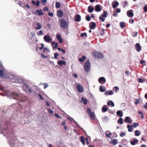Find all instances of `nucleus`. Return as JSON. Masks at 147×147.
Listing matches in <instances>:
<instances>
[{
	"instance_id": "nucleus-14",
	"label": "nucleus",
	"mask_w": 147,
	"mask_h": 147,
	"mask_svg": "<svg viewBox=\"0 0 147 147\" xmlns=\"http://www.w3.org/2000/svg\"><path fill=\"white\" fill-rule=\"evenodd\" d=\"M96 24L94 22H91L89 25V27L92 29H94L96 27Z\"/></svg>"
},
{
	"instance_id": "nucleus-23",
	"label": "nucleus",
	"mask_w": 147,
	"mask_h": 147,
	"mask_svg": "<svg viewBox=\"0 0 147 147\" xmlns=\"http://www.w3.org/2000/svg\"><path fill=\"white\" fill-rule=\"evenodd\" d=\"M117 115H119L120 117H122L123 115V112L122 111H118L116 113Z\"/></svg>"
},
{
	"instance_id": "nucleus-29",
	"label": "nucleus",
	"mask_w": 147,
	"mask_h": 147,
	"mask_svg": "<svg viewBox=\"0 0 147 147\" xmlns=\"http://www.w3.org/2000/svg\"><path fill=\"white\" fill-rule=\"evenodd\" d=\"M80 141L83 144H85V141L84 137L83 136H81L80 138Z\"/></svg>"
},
{
	"instance_id": "nucleus-12",
	"label": "nucleus",
	"mask_w": 147,
	"mask_h": 147,
	"mask_svg": "<svg viewBox=\"0 0 147 147\" xmlns=\"http://www.w3.org/2000/svg\"><path fill=\"white\" fill-rule=\"evenodd\" d=\"M8 142L10 146H13L15 144V141L13 139L11 138L8 140Z\"/></svg>"
},
{
	"instance_id": "nucleus-62",
	"label": "nucleus",
	"mask_w": 147,
	"mask_h": 147,
	"mask_svg": "<svg viewBox=\"0 0 147 147\" xmlns=\"http://www.w3.org/2000/svg\"><path fill=\"white\" fill-rule=\"evenodd\" d=\"M134 21L133 19L129 20V22L130 23H133L134 22Z\"/></svg>"
},
{
	"instance_id": "nucleus-34",
	"label": "nucleus",
	"mask_w": 147,
	"mask_h": 147,
	"mask_svg": "<svg viewBox=\"0 0 147 147\" xmlns=\"http://www.w3.org/2000/svg\"><path fill=\"white\" fill-rule=\"evenodd\" d=\"M119 24L121 28H124L125 27V24L124 22H120Z\"/></svg>"
},
{
	"instance_id": "nucleus-33",
	"label": "nucleus",
	"mask_w": 147,
	"mask_h": 147,
	"mask_svg": "<svg viewBox=\"0 0 147 147\" xmlns=\"http://www.w3.org/2000/svg\"><path fill=\"white\" fill-rule=\"evenodd\" d=\"M117 122L119 124H123V119L121 118H119Z\"/></svg>"
},
{
	"instance_id": "nucleus-8",
	"label": "nucleus",
	"mask_w": 147,
	"mask_h": 147,
	"mask_svg": "<svg viewBox=\"0 0 147 147\" xmlns=\"http://www.w3.org/2000/svg\"><path fill=\"white\" fill-rule=\"evenodd\" d=\"M95 11L96 12H99L102 10V7L99 4L96 5L95 7Z\"/></svg>"
},
{
	"instance_id": "nucleus-21",
	"label": "nucleus",
	"mask_w": 147,
	"mask_h": 147,
	"mask_svg": "<svg viewBox=\"0 0 147 147\" xmlns=\"http://www.w3.org/2000/svg\"><path fill=\"white\" fill-rule=\"evenodd\" d=\"M58 63L60 66H61L63 65H65L66 64V62L63 60H59L58 62Z\"/></svg>"
},
{
	"instance_id": "nucleus-26",
	"label": "nucleus",
	"mask_w": 147,
	"mask_h": 147,
	"mask_svg": "<svg viewBox=\"0 0 147 147\" xmlns=\"http://www.w3.org/2000/svg\"><path fill=\"white\" fill-rule=\"evenodd\" d=\"M117 140L115 139H113L111 141V143L114 145H115L117 144Z\"/></svg>"
},
{
	"instance_id": "nucleus-2",
	"label": "nucleus",
	"mask_w": 147,
	"mask_h": 147,
	"mask_svg": "<svg viewBox=\"0 0 147 147\" xmlns=\"http://www.w3.org/2000/svg\"><path fill=\"white\" fill-rule=\"evenodd\" d=\"M61 24V28L63 29H65L68 26V24L66 21L63 19H61L59 22Z\"/></svg>"
},
{
	"instance_id": "nucleus-50",
	"label": "nucleus",
	"mask_w": 147,
	"mask_h": 147,
	"mask_svg": "<svg viewBox=\"0 0 147 147\" xmlns=\"http://www.w3.org/2000/svg\"><path fill=\"white\" fill-rule=\"evenodd\" d=\"M47 0H41V2L43 4H45V3L47 2Z\"/></svg>"
},
{
	"instance_id": "nucleus-10",
	"label": "nucleus",
	"mask_w": 147,
	"mask_h": 147,
	"mask_svg": "<svg viewBox=\"0 0 147 147\" xmlns=\"http://www.w3.org/2000/svg\"><path fill=\"white\" fill-rule=\"evenodd\" d=\"M76 87L78 92H82L84 91L83 88L81 85L79 84L77 85Z\"/></svg>"
},
{
	"instance_id": "nucleus-5",
	"label": "nucleus",
	"mask_w": 147,
	"mask_h": 147,
	"mask_svg": "<svg viewBox=\"0 0 147 147\" xmlns=\"http://www.w3.org/2000/svg\"><path fill=\"white\" fill-rule=\"evenodd\" d=\"M90 64L89 60H88L86 62L84 65V69L85 71L88 72L90 71Z\"/></svg>"
},
{
	"instance_id": "nucleus-36",
	"label": "nucleus",
	"mask_w": 147,
	"mask_h": 147,
	"mask_svg": "<svg viewBox=\"0 0 147 147\" xmlns=\"http://www.w3.org/2000/svg\"><path fill=\"white\" fill-rule=\"evenodd\" d=\"M86 59V57L84 56H83L82 57V58H80L79 59V61L81 62H83L84 61V59Z\"/></svg>"
},
{
	"instance_id": "nucleus-49",
	"label": "nucleus",
	"mask_w": 147,
	"mask_h": 147,
	"mask_svg": "<svg viewBox=\"0 0 147 147\" xmlns=\"http://www.w3.org/2000/svg\"><path fill=\"white\" fill-rule=\"evenodd\" d=\"M40 2L39 1L37 0L36 1V5L37 7H38L39 5H40Z\"/></svg>"
},
{
	"instance_id": "nucleus-27",
	"label": "nucleus",
	"mask_w": 147,
	"mask_h": 147,
	"mask_svg": "<svg viewBox=\"0 0 147 147\" xmlns=\"http://www.w3.org/2000/svg\"><path fill=\"white\" fill-rule=\"evenodd\" d=\"M138 141L137 139H134L133 141H130V143L131 145H134L137 143Z\"/></svg>"
},
{
	"instance_id": "nucleus-60",
	"label": "nucleus",
	"mask_w": 147,
	"mask_h": 147,
	"mask_svg": "<svg viewBox=\"0 0 147 147\" xmlns=\"http://www.w3.org/2000/svg\"><path fill=\"white\" fill-rule=\"evenodd\" d=\"M114 88L115 89V91L116 92H117V90H118L119 89V88L117 86H115Z\"/></svg>"
},
{
	"instance_id": "nucleus-64",
	"label": "nucleus",
	"mask_w": 147,
	"mask_h": 147,
	"mask_svg": "<svg viewBox=\"0 0 147 147\" xmlns=\"http://www.w3.org/2000/svg\"><path fill=\"white\" fill-rule=\"evenodd\" d=\"M145 61H144L143 60H141L140 61V64H142L144 63H145Z\"/></svg>"
},
{
	"instance_id": "nucleus-47",
	"label": "nucleus",
	"mask_w": 147,
	"mask_h": 147,
	"mask_svg": "<svg viewBox=\"0 0 147 147\" xmlns=\"http://www.w3.org/2000/svg\"><path fill=\"white\" fill-rule=\"evenodd\" d=\"M54 115L55 117H56L57 118H60L61 119L62 118V117H60L59 116V115L57 113H55Z\"/></svg>"
},
{
	"instance_id": "nucleus-48",
	"label": "nucleus",
	"mask_w": 147,
	"mask_h": 147,
	"mask_svg": "<svg viewBox=\"0 0 147 147\" xmlns=\"http://www.w3.org/2000/svg\"><path fill=\"white\" fill-rule=\"evenodd\" d=\"M37 34L38 35H43V32L42 30H40L39 31V33H37Z\"/></svg>"
},
{
	"instance_id": "nucleus-9",
	"label": "nucleus",
	"mask_w": 147,
	"mask_h": 147,
	"mask_svg": "<svg viewBox=\"0 0 147 147\" xmlns=\"http://www.w3.org/2000/svg\"><path fill=\"white\" fill-rule=\"evenodd\" d=\"M106 79L104 77H101L99 78L98 82L101 84H103L106 82Z\"/></svg>"
},
{
	"instance_id": "nucleus-11",
	"label": "nucleus",
	"mask_w": 147,
	"mask_h": 147,
	"mask_svg": "<svg viewBox=\"0 0 147 147\" xmlns=\"http://www.w3.org/2000/svg\"><path fill=\"white\" fill-rule=\"evenodd\" d=\"M44 39L46 42H50L52 40V39L50 38V36L47 35L45 36Z\"/></svg>"
},
{
	"instance_id": "nucleus-44",
	"label": "nucleus",
	"mask_w": 147,
	"mask_h": 147,
	"mask_svg": "<svg viewBox=\"0 0 147 147\" xmlns=\"http://www.w3.org/2000/svg\"><path fill=\"white\" fill-rule=\"evenodd\" d=\"M136 102H135V104L136 105H137L138 103H139L140 102V99H136L135 100Z\"/></svg>"
},
{
	"instance_id": "nucleus-3",
	"label": "nucleus",
	"mask_w": 147,
	"mask_h": 147,
	"mask_svg": "<svg viewBox=\"0 0 147 147\" xmlns=\"http://www.w3.org/2000/svg\"><path fill=\"white\" fill-rule=\"evenodd\" d=\"M92 55L96 58L101 59L103 57V54L98 52H92Z\"/></svg>"
},
{
	"instance_id": "nucleus-57",
	"label": "nucleus",
	"mask_w": 147,
	"mask_h": 147,
	"mask_svg": "<svg viewBox=\"0 0 147 147\" xmlns=\"http://www.w3.org/2000/svg\"><path fill=\"white\" fill-rule=\"evenodd\" d=\"M111 135V133H109V134H106V136L108 137H110V135Z\"/></svg>"
},
{
	"instance_id": "nucleus-56",
	"label": "nucleus",
	"mask_w": 147,
	"mask_h": 147,
	"mask_svg": "<svg viewBox=\"0 0 147 147\" xmlns=\"http://www.w3.org/2000/svg\"><path fill=\"white\" fill-rule=\"evenodd\" d=\"M138 81L140 83H142L143 82V79L141 78H139L138 79Z\"/></svg>"
},
{
	"instance_id": "nucleus-30",
	"label": "nucleus",
	"mask_w": 147,
	"mask_h": 147,
	"mask_svg": "<svg viewBox=\"0 0 147 147\" xmlns=\"http://www.w3.org/2000/svg\"><path fill=\"white\" fill-rule=\"evenodd\" d=\"M99 90L100 92H104L105 91L106 88L104 86H100Z\"/></svg>"
},
{
	"instance_id": "nucleus-17",
	"label": "nucleus",
	"mask_w": 147,
	"mask_h": 147,
	"mask_svg": "<svg viewBox=\"0 0 147 147\" xmlns=\"http://www.w3.org/2000/svg\"><path fill=\"white\" fill-rule=\"evenodd\" d=\"M75 20L76 22H79L81 21V18L80 16L78 14L75 16Z\"/></svg>"
},
{
	"instance_id": "nucleus-61",
	"label": "nucleus",
	"mask_w": 147,
	"mask_h": 147,
	"mask_svg": "<svg viewBox=\"0 0 147 147\" xmlns=\"http://www.w3.org/2000/svg\"><path fill=\"white\" fill-rule=\"evenodd\" d=\"M113 16L114 17H117V14L115 12L113 13Z\"/></svg>"
},
{
	"instance_id": "nucleus-18",
	"label": "nucleus",
	"mask_w": 147,
	"mask_h": 147,
	"mask_svg": "<svg viewBox=\"0 0 147 147\" xmlns=\"http://www.w3.org/2000/svg\"><path fill=\"white\" fill-rule=\"evenodd\" d=\"M124 121L127 123H131L132 122V120H130V118L129 117H126L124 119Z\"/></svg>"
},
{
	"instance_id": "nucleus-37",
	"label": "nucleus",
	"mask_w": 147,
	"mask_h": 147,
	"mask_svg": "<svg viewBox=\"0 0 147 147\" xmlns=\"http://www.w3.org/2000/svg\"><path fill=\"white\" fill-rule=\"evenodd\" d=\"M109 102L111 103V105L112 107H114L115 105L114 102L111 100H110L109 102L108 101L107 102V104L108 105H110V104Z\"/></svg>"
},
{
	"instance_id": "nucleus-28",
	"label": "nucleus",
	"mask_w": 147,
	"mask_h": 147,
	"mask_svg": "<svg viewBox=\"0 0 147 147\" xmlns=\"http://www.w3.org/2000/svg\"><path fill=\"white\" fill-rule=\"evenodd\" d=\"M132 125H128L127 126V127L128 129V131L129 132H132Z\"/></svg>"
},
{
	"instance_id": "nucleus-45",
	"label": "nucleus",
	"mask_w": 147,
	"mask_h": 147,
	"mask_svg": "<svg viewBox=\"0 0 147 147\" xmlns=\"http://www.w3.org/2000/svg\"><path fill=\"white\" fill-rule=\"evenodd\" d=\"M139 125V124L138 123L134 122L133 124V127H136Z\"/></svg>"
},
{
	"instance_id": "nucleus-1",
	"label": "nucleus",
	"mask_w": 147,
	"mask_h": 147,
	"mask_svg": "<svg viewBox=\"0 0 147 147\" xmlns=\"http://www.w3.org/2000/svg\"><path fill=\"white\" fill-rule=\"evenodd\" d=\"M12 97L13 98L20 102H23L25 101L24 97L16 92H14L12 94Z\"/></svg>"
},
{
	"instance_id": "nucleus-51",
	"label": "nucleus",
	"mask_w": 147,
	"mask_h": 147,
	"mask_svg": "<svg viewBox=\"0 0 147 147\" xmlns=\"http://www.w3.org/2000/svg\"><path fill=\"white\" fill-rule=\"evenodd\" d=\"M125 135V134L124 132L121 133L120 134V136L121 137H123Z\"/></svg>"
},
{
	"instance_id": "nucleus-58",
	"label": "nucleus",
	"mask_w": 147,
	"mask_h": 147,
	"mask_svg": "<svg viewBox=\"0 0 147 147\" xmlns=\"http://www.w3.org/2000/svg\"><path fill=\"white\" fill-rule=\"evenodd\" d=\"M38 96L41 99L43 100L44 99L43 97H42V96H41V95L40 94H38Z\"/></svg>"
},
{
	"instance_id": "nucleus-6",
	"label": "nucleus",
	"mask_w": 147,
	"mask_h": 147,
	"mask_svg": "<svg viewBox=\"0 0 147 147\" xmlns=\"http://www.w3.org/2000/svg\"><path fill=\"white\" fill-rule=\"evenodd\" d=\"M107 15V12L106 11H104L101 16L99 17V19L100 20H101L102 22H103L105 20V19L103 18H106Z\"/></svg>"
},
{
	"instance_id": "nucleus-41",
	"label": "nucleus",
	"mask_w": 147,
	"mask_h": 147,
	"mask_svg": "<svg viewBox=\"0 0 147 147\" xmlns=\"http://www.w3.org/2000/svg\"><path fill=\"white\" fill-rule=\"evenodd\" d=\"M86 20L87 21H89L91 20V18L88 15L86 16Z\"/></svg>"
},
{
	"instance_id": "nucleus-13",
	"label": "nucleus",
	"mask_w": 147,
	"mask_h": 147,
	"mask_svg": "<svg viewBox=\"0 0 147 147\" xmlns=\"http://www.w3.org/2000/svg\"><path fill=\"white\" fill-rule=\"evenodd\" d=\"M135 48L136 51L138 52H140L141 49V47L139 43H137L135 45Z\"/></svg>"
},
{
	"instance_id": "nucleus-43",
	"label": "nucleus",
	"mask_w": 147,
	"mask_h": 147,
	"mask_svg": "<svg viewBox=\"0 0 147 147\" xmlns=\"http://www.w3.org/2000/svg\"><path fill=\"white\" fill-rule=\"evenodd\" d=\"M23 89H24V90H27L28 88V86L26 84H25L23 86Z\"/></svg>"
},
{
	"instance_id": "nucleus-53",
	"label": "nucleus",
	"mask_w": 147,
	"mask_h": 147,
	"mask_svg": "<svg viewBox=\"0 0 147 147\" xmlns=\"http://www.w3.org/2000/svg\"><path fill=\"white\" fill-rule=\"evenodd\" d=\"M43 85L44 86V89L46 88L48 86V85L46 83L43 84Z\"/></svg>"
},
{
	"instance_id": "nucleus-7",
	"label": "nucleus",
	"mask_w": 147,
	"mask_h": 147,
	"mask_svg": "<svg viewBox=\"0 0 147 147\" xmlns=\"http://www.w3.org/2000/svg\"><path fill=\"white\" fill-rule=\"evenodd\" d=\"M0 76L2 78H4L8 79L9 76L7 75H5L3 70L2 69L0 70Z\"/></svg>"
},
{
	"instance_id": "nucleus-35",
	"label": "nucleus",
	"mask_w": 147,
	"mask_h": 147,
	"mask_svg": "<svg viewBox=\"0 0 147 147\" xmlns=\"http://www.w3.org/2000/svg\"><path fill=\"white\" fill-rule=\"evenodd\" d=\"M81 100L83 101V103L84 105H86L87 103V101L86 99H84V97H82L81 98Z\"/></svg>"
},
{
	"instance_id": "nucleus-39",
	"label": "nucleus",
	"mask_w": 147,
	"mask_h": 147,
	"mask_svg": "<svg viewBox=\"0 0 147 147\" xmlns=\"http://www.w3.org/2000/svg\"><path fill=\"white\" fill-rule=\"evenodd\" d=\"M55 6L56 8H59L60 6V3L58 2H56Z\"/></svg>"
},
{
	"instance_id": "nucleus-20",
	"label": "nucleus",
	"mask_w": 147,
	"mask_h": 147,
	"mask_svg": "<svg viewBox=\"0 0 147 147\" xmlns=\"http://www.w3.org/2000/svg\"><path fill=\"white\" fill-rule=\"evenodd\" d=\"M94 10V8L92 5L89 6L88 8V12L91 13Z\"/></svg>"
},
{
	"instance_id": "nucleus-15",
	"label": "nucleus",
	"mask_w": 147,
	"mask_h": 147,
	"mask_svg": "<svg viewBox=\"0 0 147 147\" xmlns=\"http://www.w3.org/2000/svg\"><path fill=\"white\" fill-rule=\"evenodd\" d=\"M133 10H130L128 11L127 12V16L129 17H132L134 16V13L132 12Z\"/></svg>"
},
{
	"instance_id": "nucleus-38",
	"label": "nucleus",
	"mask_w": 147,
	"mask_h": 147,
	"mask_svg": "<svg viewBox=\"0 0 147 147\" xmlns=\"http://www.w3.org/2000/svg\"><path fill=\"white\" fill-rule=\"evenodd\" d=\"M36 25L38 26L36 28V30H39L41 28L42 26L39 23H37Z\"/></svg>"
},
{
	"instance_id": "nucleus-55",
	"label": "nucleus",
	"mask_w": 147,
	"mask_h": 147,
	"mask_svg": "<svg viewBox=\"0 0 147 147\" xmlns=\"http://www.w3.org/2000/svg\"><path fill=\"white\" fill-rule=\"evenodd\" d=\"M41 55L43 58H46L47 57V56L45 55L43 53H42Z\"/></svg>"
},
{
	"instance_id": "nucleus-16",
	"label": "nucleus",
	"mask_w": 147,
	"mask_h": 147,
	"mask_svg": "<svg viewBox=\"0 0 147 147\" xmlns=\"http://www.w3.org/2000/svg\"><path fill=\"white\" fill-rule=\"evenodd\" d=\"M63 13L61 10H59L57 12V16L59 18H61L63 16Z\"/></svg>"
},
{
	"instance_id": "nucleus-59",
	"label": "nucleus",
	"mask_w": 147,
	"mask_h": 147,
	"mask_svg": "<svg viewBox=\"0 0 147 147\" xmlns=\"http://www.w3.org/2000/svg\"><path fill=\"white\" fill-rule=\"evenodd\" d=\"M43 10L44 11H49V9L47 7H45V8H44Z\"/></svg>"
},
{
	"instance_id": "nucleus-54",
	"label": "nucleus",
	"mask_w": 147,
	"mask_h": 147,
	"mask_svg": "<svg viewBox=\"0 0 147 147\" xmlns=\"http://www.w3.org/2000/svg\"><path fill=\"white\" fill-rule=\"evenodd\" d=\"M48 15L52 17L53 16V14L52 13L49 12L48 13Z\"/></svg>"
},
{
	"instance_id": "nucleus-4",
	"label": "nucleus",
	"mask_w": 147,
	"mask_h": 147,
	"mask_svg": "<svg viewBox=\"0 0 147 147\" xmlns=\"http://www.w3.org/2000/svg\"><path fill=\"white\" fill-rule=\"evenodd\" d=\"M87 111L90 118L93 120H95V118L94 113L92 111L91 109L90 108H87Z\"/></svg>"
},
{
	"instance_id": "nucleus-31",
	"label": "nucleus",
	"mask_w": 147,
	"mask_h": 147,
	"mask_svg": "<svg viewBox=\"0 0 147 147\" xmlns=\"http://www.w3.org/2000/svg\"><path fill=\"white\" fill-rule=\"evenodd\" d=\"M36 12H37V14L38 15L42 16L44 14V13L42 12L41 10L37 9Z\"/></svg>"
},
{
	"instance_id": "nucleus-24",
	"label": "nucleus",
	"mask_w": 147,
	"mask_h": 147,
	"mask_svg": "<svg viewBox=\"0 0 147 147\" xmlns=\"http://www.w3.org/2000/svg\"><path fill=\"white\" fill-rule=\"evenodd\" d=\"M53 47L56 49L58 46V44L57 43L55 42H53L51 43Z\"/></svg>"
},
{
	"instance_id": "nucleus-46",
	"label": "nucleus",
	"mask_w": 147,
	"mask_h": 147,
	"mask_svg": "<svg viewBox=\"0 0 147 147\" xmlns=\"http://www.w3.org/2000/svg\"><path fill=\"white\" fill-rule=\"evenodd\" d=\"M48 111L49 113H50V114H51L52 115L53 114V111L51 109H48Z\"/></svg>"
},
{
	"instance_id": "nucleus-52",
	"label": "nucleus",
	"mask_w": 147,
	"mask_h": 147,
	"mask_svg": "<svg viewBox=\"0 0 147 147\" xmlns=\"http://www.w3.org/2000/svg\"><path fill=\"white\" fill-rule=\"evenodd\" d=\"M59 55L58 53H55L54 55V58L55 59H57V57Z\"/></svg>"
},
{
	"instance_id": "nucleus-32",
	"label": "nucleus",
	"mask_w": 147,
	"mask_h": 147,
	"mask_svg": "<svg viewBox=\"0 0 147 147\" xmlns=\"http://www.w3.org/2000/svg\"><path fill=\"white\" fill-rule=\"evenodd\" d=\"M141 134L140 131L138 130H136L134 132V134L136 136H139Z\"/></svg>"
},
{
	"instance_id": "nucleus-42",
	"label": "nucleus",
	"mask_w": 147,
	"mask_h": 147,
	"mask_svg": "<svg viewBox=\"0 0 147 147\" xmlns=\"http://www.w3.org/2000/svg\"><path fill=\"white\" fill-rule=\"evenodd\" d=\"M87 34L86 32H84L81 33L80 34V36L81 37H83L84 36H85V37H87Z\"/></svg>"
},
{
	"instance_id": "nucleus-25",
	"label": "nucleus",
	"mask_w": 147,
	"mask_h": 147,
	"mask_svg": "<svg viewBox=\"0 0 147 147\" xmlns=\"http://www.w3.org/2000/svg\"><path fill=\"white\" fill-rule=\"evenodd\" d=\"M105 94L106 95H111L113 94V92L111 90L109 91H107L105 92Z\"/></svg>"
},
{
	"instance_id": "nucleus-63",
	"label": "nucleus",
	"mask_w": 147,
	"mask_h": 147,
	"mask_svg": "<svg viewBox=\"0 0 147 147\" xmlns=\"http://www.w3.org/2000/svg\"><path fill=\"white\" fill-rule=\"evenodd\" d=\"M144 10L145 12H147V7H144Z\"/></svg>"
},
{
	"instance_id": "nucleus-19",
	"label": "nucleus",
	"mask_w": 147,
	"mask_h": 147,
	"mask_svg": "<svg viewBox=\"0 0 147 147\" xmlns=\"http://www.w3.org/2000/svg\"><path fill=\"white\" fill-rule=\"evenodd\" d=\"M57 38L60 43H62L63 42V40L61 38L60 34H57Z\"/></svg>"
},
{
	"instance_id": "nucleus-22",
	"label": "nucleus",
	"mask_w": 147,
	"mask_h": 147,
	"mask_svg": "<svg viewBox=\"0 0 147 147\" xmlns=\"http://www.w3.org/2000/svg\"><path fill=\"white\" fill-rule=\"evenodd\" d=\"M108 110V109L106 107V105H104L103 107H102V111L103 113L107 111Z\"/></svg>"
},
{
	"instance_id": "nucleus-40",
	"label": "nucleus",
	"mask_w": 147,
	"mask_h": 147,
	"mask_svg": "<svg viewBox=\"0 0 147 147\" xmlns=\"http://www.w3.org/2000/svg\"><path fill=\"white\" fill-rule=\"evenodd\" d=\"M118 5V3L117 1L115 2L114 3L113 5V8H115L116 7H117V6Z\"/></svg>"
}]
</instances>
